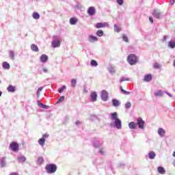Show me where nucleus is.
Listing matches in <instances>:
<instances>
[{
  "label": "nucleus",
  "instance_id": "1",
  "mask_svg": "<svg viewBox=\"0 0 175 175\" xmlns=\"http://www.w3.org/2000/svg\"><path fill=\"white\" fill-rule=\"evenodd\" d=\"M57 165L54 163H48L45 166V170L49 174H53L57 172Z\"/></svg>",
  "mask_w": 175,
  "mask_h": 175
},
{
  "label": "nucleus",
  "instance_id": "2",
  "mask_svg": "<svg viewBox=\"0 0 175 175\" xmlns=\"http://www.w3.org/2000/svg\"><path fill=\"white\" fill-rule=\"evenodd\" d=\"M127 62L130 65H135L137 63V57L133 54L129 55Z\"/></svg>",
  "mask_w": 175,
  "mask_h": 175
},
{
  "label": "nucleus",
  "instance_id": "3",
  "mask_svg": "<svg viewBox=\"0 0 175 175\" xmlns=\"http://www.w3.org/2000/svg\"><path fill=\"white\" fill-rule=\"evenodd\" d=\"M19 147L20 145L16 142H13L10 144V148L12 151H14V152H17V151H18L19 150Z\"/></svg>",
  "mask_w": 175,
  "mask_h": 175
},
{
  "label": "nucleus",
  "instance_id": "4",
  "mask_svg": "<svg viewBox=\"0 0 175 175\" xmlns=\"http://www.w3.org/2000/svg\"><path fill=\"white\" fill-rule=\"evenodd\" d=\"M137 124L139 126V129H144L145 122L142 119V118H138L137 119Z\"/></svg>",
  "mask_w": 175,
  "mask_h": 175
},
{
  "label": "nucleus",
  "instance_id": "5",
  "mask_svg": "<svg viewBox=\"0 0 175 175\" xmlns=\"http://www.w3.org/2000/svg\"><path fill=\"white\" fill-rule=\"evenodd\" d=\"M109 98V94L107 93V91L103 90L101 92V99L104 101L107 100Z\"/></svg>",
  "mask_w": 175,
  "mask_h": 175
},
{
  "label": "nucleus",
  "instance_id": "6",
  "mask_svg": "<svg viewBox=\"0 0 175 175\" xmlns=\"http://www.w3.org/2000/svg\"><path fill=\"white\" fill-rule=\"evenodd\" d=\"M95 12H96L95 7L91 6L88 10V14H89V16H94V14H95Z\"/></svg>",
  "mask_w": 175,
  "mask_h": 175
},
{
  "label": "nucleus",
  "instance_id": "7",
  "mask_svg": "<svg viewBox=\"0 0 175 175\" xmlns=\"http://www.w3.org/2000/svg\"><path fill=\"white\" fill-rule=\"evenodd\" d=\"M61 46V42L59 40H55L52 41V47L55 49L56 47H59Z\"/></svg>",
  "mask_w": 175,
  "mask_h": 175
},
{
  "label": "nucleus",
  "instance_id": "8",
  "mask_svg": "<svg viewBox=\"0 0 175 175\" xmlns=\"http://www.w3.org/2000/svg\"><path fill=\"white\" fill-rule=\"evenodd\" d=\"M109 26V23H98L96 25V28H97L98 29L99 28H105V27H108Z\"/></svg>",
  "mask_w": 175,
  "mask_h": 175
},
{
  "label": "nucleus",
  "instance_id": "9",
  "mask_svg": "<svg viewBox=\"0 0 175 175\" xmlns=\"http://www.w3.org/2000/svg\"><path fill=\"white\" fill-rule=\"evenodd\" d=\"M98 98V94H96V92H93L90 94V99L92 102H96V99Z\"/></svg>",
  "mask_w": 175,
  "mask_h": 175
},
{
  "label": "nucleus",
  "instance_id": "10",
  "mask_svg": "<svg viewBox=\"0 0 175 175\" xmlns=\"http://www.w3.org/2000/svg\"><path fill=\"white\" fill-rule=\"evenodd\" d=\"M152 80V75L151 74H147L144 78V81L148 83Z\"/></svg>",
  "mask_w": 175,
  "mask_h": 175
},
{
  "label": "nucleus",
  "instance_id": "11",
  "mask_svg": "<svg viewBox=\"0 0 175 175\" xmlns=\"http://www.w3.org/2000/svg\"><path fill=\"white\" fill-rule=\"evenodd\" d=\"M115 125L117 129H121L122 124H121V120L120 119H116L115 120Z\"/></svg>",
  "mask_w": 175,
  "mask_h": 175
},
{
  "label": "nucleus",
  "instance_id": "12",
  "mask_svg": "<svg viewBox=\"0 0 175 175\" xmlns=\"http://www.w3.org/2000/svg\"><path fill=\"white\" fill-rule=\"evenodd\" d=\"M152 16H154V17H155V18H159L161 17V12L154 10L152 12Z\"/></svg>",
  "mask_w": 175,
  "mask_h": 175
},
{
  "label": "nucleus",
  "instance_id": "13",
  "mask_svg": "<svg viewBox=\"0 0 175 175\" xmlns=\"http://www.w3.org/2000/svg\"><path fill=\"white\" fill-rule=\"evenodd\" d=\"M48 60H49V56H47V55H42L40 57L41 62H47Z\"/></svg>",
  "mask_w": 175,
  "mask_h": 175
},
{
  "label": "nucleus",
  "instance_id": "14",
  "mask_svg": "<svg viewBox=\"0 0 175 175\" xmlns=\"http://www.w3.org/2000/svg\"><path fill=\"white\" fill-rule=\"evenodd\" d=\"M2 67L3 69H10V64H9V63H8V62H4L2 64Z\"/></svg>",
  "mask_w": 175,
  "mask_h": 175
},
{
  "label": "nucleus",
  "instance_id": "15",
  "mask_svg": "<svg viewBox=\"0 0 175 175\" xmlns=\"http://www.w3.org/2000/svg\"><path fill=\"white\" fill-rule=\"evenodd\" d=\"M89 42H98V37L94 36H89Z\"/></svg>",
  "mask_w": 175,
  "mask_h": 175
},
{
  "label": "nucleus",
  "instance_id": "16",
  "mask_svg": "<svg viewBox=\"0 0 175 175\" xmlns=\"http://www.w3.org/2000/svg\"><path fill=\"white\" fill-rule=\"evenodd\" d=\"M7 90L8 91V92H14V91H16V88L12 85H10L7 88Z\"/></svg>",
  "mask_w": 175,
  "mask_h": 175
},
{
  "label": "nucleus",
  "instance_id": "17",
  "mask_svg": "<svg viewBox=\"0 0 175 175\" xmlns=\"http://www.w3.org/2000/svg\"><path fill=\"white\" fill-rule=\"evenodd\" d=\"M31 49L32 51L38 52L39 51V48L38 47V45L33 44L31 45Z\"/></svg>",
  "mask_w": 175,
  "mask_h": 175
},
{
  "label": "nucleus",
  "instance_id": "18",
  "mask_svg": "<svg viewBox=\"0 0 175 175\" xmlns=\"http://www.w3.org/2000/svg\"><path fill=\"white\" fill-rule=\"evenodd\" d=\"M136 123H135V122H131L129 124V128H130V129H136Z\"/></svg>",
  "mask_w": 175,
  "mask_h": 175
},
{
  "label": "nucleus",
  "instance_id": "19",
  "mask_svg": "<svg viewBox=\"0 0 175 175\" xmlns=\"http://www.w3.org/2000/svg\"><path fill=\"white\" fill-rule=\"evenodd\" d=\"M70 24L71 25H75V24H77V19L76 18H71L70 19Z\"/></svg>",
  "mask_w": 175,
  "mask_h": 175
},
{
  "label": "nucleus",
  "instance_id": "20",
  "mask_svg": "<svg viewBox=\"0 0 175 175\" xmlns=\"http://www.w3.org/2000/svg\"><path fill=\"white\" fill-rule=\"evenodd\" d=\"M43 162H44V159L42 157H39L37 160L38 165H42Z\"/></svg>",
  "mask_w": 175,
  "mask_h": 175
},
{
  "label": "nucleus",
  "instance_id": "21",
  "mask_svg": "<svg viewBox=\"0 0 175 175\" xmlns=\"http://www.w3.org/2000/svg\"><path fill=\"white\" fill-rule=\"evenodd\" d=\"M112 103H113V106H115L116 107L120 106V101L117 99H113Z\"/></svg>",
  "mask_w": 175,
  "mask_h": 175
},
{
  "label": "nucleus",
  "instance_id": "22",
  "mask_svg": "<svg viewBox=\"0 0 175 175\" xmlns=\"http://www.w3.org/2000/svg\"><path fill=\"white\" fill-rule=\"evenodd\" d=\"M157 170L160 174H165V168L163 167H158Z\"/></svg>",
  "mask_w": 175,
  "mask_h": 175
},
{
  "label": "nucleus",
  "instance_id": "23",
  "mask_svg": "<svg viewBox=\"0 0 175 175\" xmlns=\"http://www.w3.org/2000/svg\"><path fill=\"white\" fill-rule=\"evenodd\" d=\"M154 96H156V98H158V96H163V92H162V90H159L154 93Z\"/></svg>",
  "mask_w": 175,
  "mask_h": 175
},
{
  "label": "nucleus",
  "instance_id": "24",
  "mask_svg": "<svg viewBox=\"0 0 175 175\" xmlns=\"http://www.w3.org/2000/svg\"><path fill=\"white\" fill-rule=\"evenodd\" d=\"M44 143H46V139L44 138H40L39 140H38V144H40V146H44Z\"/></svg>",
  "mask_w": 175,
  "mask_h": 175
},
{
  "label": "nucleus",
  "instance_id": "25",
  "mask_svg": "<svg viewBox=\"0 0 175 175\" xmlns=\"http://www.w3.org/2000/svg\"><path fill=\"white\" fill-rule=\"evenodd\" d=\"M168 46H169V47H170V49H174V47H175V41L170 40L168 42Z\"/></svg>",
  "mask_w": 175,
  "mask_h": 175
},
{
  "label": "nucleus",
  "instance_id": "26",
  "mask_svg": "<svg viewBox=\"0 0 175 175\" xmlns=\"http://www.w3.org/2000/svg\"><path fill=\"white\" fill-rule=\"evenodd\" d=\"M155 153L154 152V151H151L150 152H149L148 154V158L150 159H154V158H155Z\"/></svg>",
  "mask_w": 175,
  "mask_h": 175
},
{
  "label": "nucleus",
  "instance_id": "27",
  "mask_svg": "<svg viewBox=\"0 0 175 175\" xmlns=\"http://www.w3.org/2000/svg\"><path fill=\"white\" fill-rule=\"evenodd\" d=\"M25 161H27V159L24 156L18 157V161L20 163L25 162Z\"/></svg>",
  "mask_w": 175,
  "mask_h": 175
},
{
  "label": "nucleus",
  "instance_id": "28",
  "mask_svg": "<svg viewBox=\"0 0 175 175\" xmlns=\"http://www.w3.org/2000/svg\"><path fill=\"white\" fill-rule=\"evenodd\" d=\"M33 18H35V20H39V18H40V15H39L38 12H33Z\"/></svg>",
  "mask_w": 175,
  "mask_h": 175
},
{
  "label": "nucleus",
  "instance_id": "29",
  "mask_svg": "<svg viewBox=\"0 0 175 175\" xmlns=\"http://www.w3.org/2000/svg\"><path fill=\"white\" fill-rule=\"evenodd\" d=\"M158 133L160 136H163L165 135V130L163 129H159Z\"/></svg>",
  "mask_w": 175,
  "mask_h": 175
},
{
  "label": "nucleus",
  "instance_id": "30",
  "mask_svg": "<svg viewBox=\"0 0 175 175\" xmlns=\"http://www.w3.org/2000/svg\"><path fill=\"white\" fill-rule=\"evenodd\" d=\"M103 31L102 29H99L96 31V35L97 36H98L99 38H100L103 35Z\"/></svg>",
  "mask_w": 175,
  "mask_h": 175
},
{
  "label": "nucleus",
  "instance_id": "31",
  "mask_svg": "<svg viewBox=\"0 0 175 175\" xmlns=\"http://www.w3.org/2000/svg\"><path fill=\"white\" fill-rule=\"evenodd\" d=\"M76 84H77V81L76 79H72L71 80V85L72 87H73V88H75V87H76Z\"/></svg>",
  "mask_w": 175,
  "mask_h": 175
},
{
  "label": "nucleus",
  "instance_id": "32",
  "mask_svg": "<svg viewBox=\"0 0 175 175\" xmlns=\"http://www.w3.org/2000/svg\"><path fill=\"white\" fill-rule=\"evenodd\" d=\"M117 117H118L117 112L111 113L112 120H115V121H116V120H118V118Z\"/></svg>",
  "mask_w": 175,
  "mask_h": 175
},
{
  "label": "nucleus",
  "instance_id": "33",
  "mask_svg": "<svg viewBox=\"0 0 175 175\" xmlns=\"http://www.w3.org/2000/svg\"><path fill=\"white\" fill-rule=\"evenodd\" d=\"M42 91H43V87H40L38 88V90H37V96L39 98V96H40V92H42Z\"/></svg>",
  "mask_w": 175,
  "mask_h": 175
},
{
  "label": "nucleus",
  "instance_id": "34",
  "mask_svg": "<svg viewBox=\"0 0 175 175\" xmlns=\"http://www.w3.org/2000/svg\"><path fill=\"white\" fill-rule=\"evenodd\" d=\"M92 66H98V62L96 60H92L90 62Z\"/></svg>",
  "mask_w": 175,
  "mask_h": 175
},
{
  "label": "nucleus",
  "instance_id": "35",
  "mask_svg": "<svg viewBox=\"0 0 175 175\" xmlns=\"http://www.w3.org/2000/svg\"><path fill=\"white\" fill-rule=\"evenodd\" d=\"M65 88H66V86L63 85L61 88H59L58 92L59 94H62V92H64V91H65Z\"/></svg>",
  "mask_w": 175,
  "mask_h": 175
},
{
  "label": "nucleus",
  "instance_id": "36",
  "mask_svg": "<svg viewBox=\"0 0 175 175\" xmlns=\"http://www.w3.org/2000/svg\"><path fill=\"white\" fill-rule=\"evenodd\" d=\"M114 31L115 32H120L121 31V29L117 26V25H114Z\"/></svg>",
  "mask_w": 175,
  "mask_h": 175
},
{
  "label": "nucleus",
  "instance_id": "37",
  "mask_svg": "<svg viewBox=\"0 0 175 175\" xmlns=\"http://www.w3.org/2000/svg\"><path fill=\"white\" fill-rule=\"evenodd\" d=\"M120 90L122 92L124 93L125 95H129V92L124 90L122 86H120Z\"/></svg>",
  "mask_w": 175,
  "mask_h": 175
},
{
  "label": "nucleus",
  "instance_id": "38",
  "mask_svg": "<svg viewBox=\"0 0 175 175\" xmlns=\"http://www.w3.org/2000/svg\"><path fill=\"white\" fill-rule=\"evenodd\" d=\"M10 58H11V59H14V52L13 51L10 52Z\"/></svg>",
  "mask_w": 175,
  "mask_h": 175
},
{
  "label": "nucleus",
  "instance_id": "39",
  "mask_svg": "<svg viewBox=\"0 0 175 175\" xmlns=\"http://www.w3.org/2000/svg\"><path fill=\"white\" fill-rule=\"evenodd\" d=\"M122 39H123L124 42H129L128 36H126V35H125V34L122 35Z\"/></svg>",
  "mask_w": 175,
  "mask_h": 175
},
{
  "label": "nucleus",
  "instance_id": "40",
  "mask_svg": "<svg viewBox=\"0 0 175 175\" xmlns=\"http://www.w3.org/2000/svg\"><path fill=\"white\" fill-rule=\"evenodd\" d=\"M64 100H65V96H62L57 100V103H60V102H64Z\"/></svg>",
  "mask_w": 175,
  "mask_h": 175
},
{
  "label": "nucleus",
  "instance_id": "41",
  "mask_svg": "<svg viewBox=\"0 0 175 175\" xmlns=\"http://www.w3.org/2000/svg\"><path fill=\"white\" fill-rule=\"evenodd\" d=\"M131 106H132V104H131L130 102H127V103L125 104V107H126V109H129V108H131Z\"/></svg>",
  "mask_w": 175,
  "mask_h": 175
},
{
  "label": "nucleus",
  "instance_id": "42",
  "mask_svg": "<svg viewBox=\"0 0 175 175\" xmlns=\"http://www.w3.org/2000/svg\"><path fill=\"white\" fill-rule=\"evenodd\" d=\"M129 81V79L128 78H126V77H122V78L120 80V83H122V81Z\"/></svg>",
  "mask_w": 175,
  "mask_h": 175
},
{
  "label": "nucleus",
  "instance_id": "43",
  "mask_svg": "<svg viewBox=\"0 0 175 175\" xmlns=\"http://www.w3.org/2000/svg\"><path fill=\"white\" fill-rule=\"evenodd\" d=\"M118 5H124V0H116Z\"/></svg>",
  "mask_w": 175,
  "mask_h": 175
},
{
  "label": "nucleus",
  "instance_id": "44",
  "mask_svg": "<svg viewBox=\"0 0 175 175\" xmlns=\"http://www.w3.org/2000/svg\"><path fill=\"white\" fill-rule=\"evenodd\" d=\"M154 69H159L160 66L158 63H156L154 64Z\"/></svg>",
  "mask_w": 175,
  "mask_h": 175
},
{
  "label": "nucleus",
  "instance_id": "45",
  "mask_svg": "<svg viewBox=\"0 0 175 175\" xmlns=\"http://www.w3.org/2000/svg\"><path fill=\"white\" fill-rule=\"evenodd\" d=\"M46 137H49V134L45 133L42 135V139H46Z\"/></svg>",
  "mask_w": 175,
  "mask_h": 175
},
{
  "label": "nucleus",
  "instance_id": "46",
  "mask_svg": "<svg viewBox=\"0 0 175 175\" xmlns=\"http://www.w3.org/2000/svg\"><path fill=\"white\" fill-rule=\"evenodd\" d=\"M149 21L151 23V24H154V20L152 19V17L149 16Z\"/></svg>",
  "mask_w": 175,
  "mask_h": 175
},
{
  "label": "nucleus",
  "instance_id": "47",
  "mask_svg": "<svg viewBox=\"0 0 175 175\" xmlns=\"http://www.w3.org/2000/svg\"><path fill=\"white\" fill-rule=\"evenodd\" d=\"M41 106H42V109H49V105H44L43 104H41Z\"/></svg>",
  "mask_w": 175,
  "mask_h": 175
},
{
  "label": "nucleus",
  "instance_id": "48",
  "mask_svg": "<svg viewBox=\"0 0 175 175\" xmlns=\"http://www.w3.org/2000/svg\"><path fill=\"white\" fill-rule=\"evenodd\" d=\"M174 2H175V0H171L170 1V3H171V5H174Z\"/></svg>",
  "mask_w": 175,
  "mask_h": 175
},
{
  "label": "nucleus",
  "instance_id": "49",
  "mask_svg": "<svg viewBox=\"0 0 175 175\" xmlns=\"http://www.w3.org/2000/svg\"><path fill=\"white\" fill-rule=\"evenodd\" d=\"M100 154H105V152L103 151V149H100Z\"/></svg>",
  "mask_w": 175,
  "mask_h": 175
},
{
  "label": "nucleus",
  "instance_id": "50",
  "mask_svg": "<svg viewBox=\"0 0 175 175\" xmlns=\"http://www.w3.org/2000/svg\"><path fill=\"white\" fill-rule=\"evenodd\" d=\"M167 95H168V96H170V98H172V94H169L168 92H166Z\"/></svg>",
  "mask_w": 175,
  "mask_h": 175
},
{
  "label": "nucleus",
  "instance_id": "51",
  "mask_svg": "<svg viewBox=\"0 0 175 175\" xmlns=\"http://www.w3.org/2000/svg\"><path fill=\"white\" fill-rule=\"evenodd\" d=\"M43 71L45 72H47L48 70L46 68H44Z\"/></svg>",
  "mask_w": 175,
  "mask_h": 175
},
{
  "label": "nucleus",
  "instance_id": "52",
  "mask_svg": "<svg viewBox=\"0 0 175 175\" xmlns=\"http://www.w3.org/2000/svg\"><path fill=\"white\" fill-rule=\"evenodd\" d=\"M166 39H167V37L164 36V38H163V40H166Z\"/></svg>",
  "mask_w": 175,
  "mask_h": 175
},
{
  "label": "nucleus",
  "instance_id": "53",
  "mask_svg": "<svg viewBox=\"0 0 175 175\" xmlns=\"http://www.w3.org/2000/svg\"><path fill=\"white\" fill-rule=\"evenodd\" d=\"M0 96H2V92L0 91Z\"/></svg>",
  "mask_w": 175,
  "mask_h": 175
},
{
  "label": "nucleus",
  "instance_id": "54",
  "mask_svg": "<svg viewBox=\"0 0 175 175\" xmlns=\"http://www.w3.org/2000/svg\"><path fill=\"white\" fill-rule=\"evenodd\" d=\"M173 157H175V151L173 152Z\"/></svg>",
  "mask_w": 175,
  "mask_h": 175
},
{
  "label": "nucleus",
  "instance_id": "55",
  "mask_svg": "<svg viewBox=\"0 0 175 175\" xmlns=\"http://www.w3.org/2000/svg\"><path fill=\"white\" fill-rule=\"evenodd\" d=\"M76 124H79V122H76Z\"/></svg>",
  "mask_w": 175,
  "mask_h": 175
},
{
  "label": "nucleus",
  "instance_id": "56",
  "mask_svg": "<svg viewBox=\"0 0 175 175\" xmlns=\"http://www.w3.org/2000/svg\"><path fill=\"white\" fill-rule=\"evenodd\" d=\"M85 92H87V90H85Z\"/></svg>",
  "mask_w": 175,
  "mask_h": 175
},
{
  "label": "nucleus",
  "instance_id": "57",
  "mask_svg": "<svg viewBox=\"0 0 175 175\" xmlns=\"http://www.w3.org/2000/svg\"><path fill=\"white\" fill-rule=\"evenodd\" d=\"M85 92H87V90H85Z\"/></svg>",
  "mask_w": 175,
  "mask_h": 175
}]
</instances>
